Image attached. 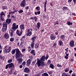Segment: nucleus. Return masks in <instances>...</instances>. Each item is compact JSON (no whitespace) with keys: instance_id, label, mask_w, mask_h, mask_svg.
Listing matches in <instances>:
<instances>
[{"instance_id":"f257e3e1","label":"nucleus","mask_w":76,"mask_h":76,"mask_svg":"<svg viewBox=\"0 0 76 76\" xmlns=\"http://www.w3.org/2000/svg\"><path fill=\"white\" fill-rule=\"evenodd\" d=\"M48 56L46 55V57L44 56H43L39 60V58H37V64L38 67H39L41 66H44V61H45V59L47 60V59H48Z\"/></svg>"},{"instance_id":"f03ea898","label":"nucleus","mask_w":76,"mask_h":76,"mask_svg":"<svg viewBox=\"0 0 76 76\" xmlns=\"http://www.w3.org/2000/svg\"><path fill=\"white\" fill-rule=\"evenodd\" d=\"M16 51V58H19L20 57V56L21 55L22 56V54L20 53V52L19 51V50L18 49H15L14 50H13L12 51V54H15V53Z\"/></svg>"},{"instance_id":"7ed1b4c3","label":"nucleus","mask_w":76,"mask_h":76,"mask_svg":"<svg viewBox=\"0 0 76 76\" xmlns=\"http://www.w3.org/2000/svg\"><path fill=\"white\" fill-rule=\"evenodd\" d=\"M14 67H15V66L13 65V63H11L6 65V69H7L8 68H9L10 69H11L10 72H12V70H13V68H14Z\"/></svg>"},{"instance_id":"20e7f679","label":"nucleus","mask_w":76,"mask_h":76,"mask_svg":"<svg viewBox=\"0 0 76 76\" xmlns=\"http://www.w3.org/2000/svg\"><path fill=\"white\" fill-rule=\"evenodd\" d=\"M10 23H11V19H7L6 20L5 23H4V26H7V24H10Z\"/></svg>"},{"instance_id":"39448f33","label":"nucleus","mask_w":76,"mask_h":76,"mask_svg":"<svg viewBox=\"0 0 76 76\" xmlns=\"http://www.w3.org/2000/svg\"><path fill=\"white\" fill-rule=\"evenodd\" d=\"M12 26H13L12 27V28L11 29L13 30V31H15L16 29L18 28V25H17L16 26V23H14L12 25Z\"/></svg>"},{"instance_id":"423d86ee","label":"nucleus","mask_w":76,"mask_h":76,"mask_svg":"<svg viewBox=\"0 0 76 76\" xmlns=\"http://www.w3.org/2000/svg\"><path fill=\"white\" fill-rule=\"evenodd\" d=\"M0 15L1 16V20L3 22L4 20V16H5V14L3 12H2L1 13Z\"/></svg>"},{"instance_id":"0eeeda50","label":"nucleus","mask_w":76,"mask_h":76,"mask_svg":"<svg viewBox=\"0 0 76 76\" xmlns=\"http://www.w3.org/2000/svg\"><path fill=\"white\" fill-rule=\"evenodd\" d=\"M3 27L2 29V31H6L7 30V26H4V23H3Z\"/></svg>"},{"instance_id":"6e6552de","label":"nucleus","mask_w":76,"mask_h":76,"mask_svg":"<svg viewBox=\"0 0 76 76\" xmlns=\"http://www.w3.org/2000/svg\"><path fill=\"white\" fill-rule=\"evenodd\" d=\"M25 4H26V2H25V1H21L20 4L21 7H24L25 6Z\"/></svg>"},{"instance_id":"1a4fd4ad","label":"nucleus","mask_w":76,"mask_h":76,"mask_svg":"<svg viewBox=\"0 0 76 76\" xmlns=\"http://www.w3.org/2000/svg\"><path fill=\"white\" fill-rule=\"evenodd\" d=\"M15 31H13V30L11 29L10 31V37H13V32Z\"/></svg>"},{"instance_id":"9d476101","label":"nucleus","mask_w":76,"mask_h":76,"mask_svg":"<svg viewBox=\"0 0 76 76\" xmlns=\"http://www.w3.org/2000/svg\"><path fill=\"white\" fill-rule=\"evenodd\" d=\"M12 49V48L11 47H9L8 49H7L6 50V49H5L4 51L5 53H10V50H11V49Z\"/></svg>"},{"instance_id":"9b49d317","label":"nucleus","mask_w":76,"mask_h":76,"mask_svg":"<svg viewBox=\"0 0 76 76\" xmlns=\"http://www.w3.org/2000/svg\"><path fill=\"white\" fill-rule=\"evenodd\" d=\"M69 45L71 47H73L75 46V44H74V41H71L69 43Z\"/></svg>"},{"instance_id":"f8f14e48","label":"nucleus","mask_w":76,"mask_h":76,"mask_svg":"<svg viewBox=\"0 0 76 76\" xmlns=\"http://www.w3.org/2000/svg\"><path fill=\"white\" fill-rule=\"evenodd\" d=\"M16 59H17V61H18V63L19 64H21L22 61V59L21 58H18Z\"/></svg>"},{"instance_id":"ddd939ff","label":"nucleus","mask_w":76,"mask_h":76,"mask_svg":"<svg viewBox=\"0 0 76 76\" xmlns=\"http://www.w3.org/2000/svg\"><path fill=\"white\" fill-rule=\"evenodd\" d=\"M24 72L28 73L29 72V69L28 68L26 67L24 69Z\"/></svg>"},{"instance_id":"4468645a","label":"nucleus","mask_w":76,"mask_h":76,"mask_svg":"<svg viewBox=\"0 0 76 76\" xmlns=\"http://www.w3.org/2000/svg\"><path fill=\"white\" fill-rule=\"evenodd\" d=\"M50 38L51 40H54L56 39V37L53 35L50 34Z\"/></svg>"},{"instance_id":"2eb2a0df","label":"nucleus","mask_w":76,"mask_h":76,"mask_svg":"<svg viewBox=\"0 0 76 76\" xmlns=\"http://www.w3.org/2000/svg\"><path fill=\"white\" fill-rule=\"evenodd\" d=\"M20 28L21 30V31H22L23 30H24V25L23 24H22L20 26Z\"/></svg>"},{"instance_id":"dca6fc26","label":"nucleus","mask_w":76,"mask_h":76,"mask_svg":"<svg viewBox=\"0 0 76 76\" xmlns=\"http://www.w3.org/2000/svg\"><path fill=\"white\" fill-rule=\"evenodd\" d=\"M4 37L6 38L7 39L9 38V35L7 33H5L4 34Z\"/></svg>"},{"instance_id":"f3484780","label":"nucleus","mask_w":76,"mask_h":76,"mask_svg":"<svg viewBox=\"0 0 76 76\" xmlns=\"http://www.w3.org/2000/svg\"><path fill=\"white\" fill-rule=\"evenodd\" d=\"M37 36H34L33 37H32L31 38V40L32 41V42H34V41H35V39H36V38H37Z\"/></svg>"},{"instance_id":"a211bd4d","label":"nucleus","mask_w":76,"mask_h":76,"mask_svg":"<svg viewBox=\"0 0 76 76\" xmlns=\"http://www.w3.org/2000/svg\"><path fill=\"white\" fill-rule=\"evenodd\" d=\"M31 60L30 59H29L27 61L26 64L28 66H29V65H30V64H31Z\"/></svg>"},{"instance_id":"6ab92c4d","label":"nucleus","mask_w":76,"mask_h":76,"mask_svg":"<svg viewBox=\"0 0 76 76\" xmlns=\"http://www.w3.org/2000/svg\"><path fill=\"white\" fill-rule=\"evenodd\" d=\"M47 1L46 0L45 1V4H44V11L45 12H46V5H47Z\"/></svg>"},{"instance_id":"aec40b11","label":"nucleus","mask_w":76,"mask_h":76,"mask_svg":"<svg viewBox=\"0 0 76 76\" xmlns=\"http://www.w3.org/2000/svg\"><path fill=\"white\" fill-rule=\"evenodd\" d=\"M32 35V32H27L26 34V36H31Z\"/></svg>"},{"instance_id":"412c9836","label":"nucleus","mask_w":76,"mask_h":76,"mask_svg":"<svg viewBox=\"0 0 76 76\" xmlns=\"http://www.w3.org/2000/svg\"><path fill=\"white\" fill-rule=\"evenodd\" d=\"M31 54H32L33 56L35 55V50H33L31 51Z\"/></svg>"},{"instance_id":"4be33fe9","label":"nucleus","mask_w":76,"mask_h":76,"mask_svg":"<svg viewBox=\"0 0 76 76\" xmlns=\"http://www.w3.org/2000/svg\"><path fill=\"white\" fill-rule=\"evenodd\" d=\"M40 25H41V23H40L39 22H38L37 23V27L38 29H39V27H40Z\"/></svg>"},{"instance_id":"5701e85b","label":"nucleus","mask_w":76,"mask_h":76,"mask_svg":"<svg viewBox=\"0 0 76 76\" xmlns=\"http://www.w3.org/2000/svg\"><path fill=\"white\" fill-rule=\"evenodd\" d=\"M61 39L62 40H63V39H65V38H66V37L64 35H62L61 36Z\"/></svg>"},{"instance_id":"b1692460","label":"nucleus","mask_w":76,"mask_h":76,"mask_svg":"<svg viewBox=\"0 0 76 76\" xmlns=\"http://www.w3.org/2000/svg\"><path fill=\"white\" fill-rule=\"evenodd\" d=\"M67 23L68 25H72V24H73V23H72L71 22H69V21H68L67 22Z\"/></svg>"},{"instance_id":"393cba45","label":"nucleus","mask_w":76,"mask_h":76,"mask_svg":"<svg viewBox=\"0 0 76 76\" xmlns=\"http://www.w3.org/2000/svg\"><path fill=\"white\" fill-rule=\"evenodd\" d=\"M42 75V76H49L48 74L46 73H43Z\"/></svg>"},{"instance_id":"a878e982","label":"nucleus","mask_w":76,"mask_h":76,"mask_svg":"<svg viewBox=\"0 0 76 76\" xmlns=\"http://www.w3.org/2000/svg\"><path fill=\"white\" fill-rule=\"evenodd\" d=\"M34 45H35V43L34 42H32L31 43V47L33 48H34Z\"/></svg>"},{"instance_id":"bb28decb","label":"nucleus","mask_w":76,"mask_h":76,"mask_svg":"<svg viewBox=\"0 0 76 76\" xmlns=\"http://www.w3.org/2000/svg\"><path fill=\"white\" fill-rule=\"evenodd\" d=\"M62 9L63 11H66V10H67V9H68V8L65 7H63Z\"/></svg>"},{"instance_id":"cd10ccee","label":"nucleus","mask_w":76,"mask_h":76,"mask_svg":"<svg viewBox=\"0 0 76 76\" xmlns=\"http://www.w3.org/2000/svg\"><path fill=\"white\" fill-rule=\"evenodd\" d=\"M62 76H70V75H69V74L64 73L62 75Z\"/></svg>"},{"instance_id":"c85d7f7f","label":"nucleus","mask_w":76,"mask_h":76,"mask_svg":"<svg viewBox=\"0 0 76 76\" xmlns=\"http://www.w3.org/2000/svg\"><path fill=\"white\" fill-rule=\"evenodd\" d=\"M50 67L51 69H54V65L52 64H51L50 65Z\"/></svg>"},{"instance_id":"c756f323","label":"nucleus","mask_w":76,"mask_h":76,"mask_svg":"<svg viewBox=\"0 0 76 76\" xmlns=\"http://www.w3.org/2000/svg\"><path fill=\"white\" fill-rule=\"evenodd\" d=\"M18 12L20 14H21V13L23 12V11L22 10H21L18 11Z\"/></svg>"},{"instance_id":"7c9ffc66","label":"nucleus","mask_w":76,"mask_h":76,"mask_svg":"<svg viewBox=\"0 0 76 76\" xmlns=\"http://www.w3.org/2000/svg\"><path fill=\"white\" fill-rule=\"evenodd\" d=\"M23 31H21V32H20V33H18L17 35H18V36H21V35H22V34Z\"/></svg>"},{"instance_id":"2f4dec72","label":"nucleus","mask_w":76,"mask_h":76,"mask_svg":"<svg viewBox=\"0 0 76 76\" xmlns=\"http://www.w3.org/2000/svg\"><path fill=\"white\" fill-rule=\"evenodd\" d=\"M63 44V43L62 42V41L61 40L59 41V44L60 46H61V44Z\"/></svg>"},{"instance_id":"473e14b6","label":"nucleus","mask_w":76,"mask_h":76,"mask_svg":"<svg viewBox=\"0 0 76 76\" xmlns=\"http://www.w3.org/2000/svg\"><path fill=\"white\" fill-rule=\"evenodd\" d=\"M10 41H11V42H13L14 41V38L13 37H12L10 39Z\"/></svg>"},{"instance_id":"72a5a7b5","label":"nucleus","mask_w":76,"mask_h":76,"mask_svg":"<svg viewBox=\"0 0 76 76\" xmlns=\"http://www.w3.org/2000/svg\"><path fill=\"white\" fill-rule=\"evenodd\" d=\"M12 61V59L9 60L8 61V63H11Z\"/></svg>"},{"instance_id":"f704fd0d","label":"nucleus","mask_w":76,"mask_h":76,"mask_svg":"<svg viewBox=\"0 0 76 76\" xmlns=\"http://www.w3.org/2000/svg\"><path fill=\"white\" fill-rule=\"evenodd\" d=\"M34 19L35 22H37V18L36 17H34Z\"/></svg>"},{"instance_id":"c9c22d12","label":"nucleus","mask_w":76,"mask_h":76,"mask_svg":"<svg viewBox=\"0 0 76 76\" xmlns=\"http://www.w3.org/2000/svg\"><path fill=\"white\" fill-rule=\"evenodd\" d=\"M39 46V45H38V44H35V47L36 48H38Z\"/></svg>"},{"instance_id":"e433bc0d","label":"nucleus","mask_w":76,"mask_h":76,"mask_svg":"<svg viewBox=\"0 0 76 76\" xmlns=\"http://www.w3.org/2000/svg\"><path fill=\"white\" fill-rule=\"evenodd\" d=\"M24 44V40H22L20 43V45H22V44Z\"/></svg>"},{"instance_id":"4c0bfd02","label":"nucleus","mask_w":76,"mask_h":76,"mask_svg":"<svg viewBox=\"0 0 76 76\" xmlns=\"http://www.w3.org/2000/svg\"><path fill=\"white\" fill-rule=\"evenodd\" d=\"M1 45H0V54H1V53L2 51H1Z\"/></svg>"},{"instance_id":"58836bf2","label":"nucleus","mask_w":76,"mask_h":76,"mask_svg":"<svg viewBox=\"0 0 76 76\" xmlns=\"http://www.w3.org/2000/svg\"><path fill=\"white\" fill-rule=\"evenodd\" d=\"M47 63L48 64H50L51 63V61L50 60H49L48 61Z\"/></svg>"},{"instance_id":"ea45409f","label":"nucleus","mask_w":76,"mask_h":76,"mask_svg":"<svg viewBox=\"0 0 76 76\" xmlns=\"http://www.w3.org/2000/svg\"><path fill=\"white\" fill-rule=\"evenodd\" d=\"M69 70V68H67L65 70V72H67Z\"/></svg>"},{"instance_id":"a19ab883","label":"nucleus","mask_w":76,"mask_h":76,"mask_svg":"<svg viewBox=\"0 0 76 76\" xmlns=\"http://www.w3.org/2000/svg\"><path fill=\"white\" fill-rule=\"evenodd\" d=\"M29 59H31V60L33 58V57L32 56H29L28 57Z\"/></svg>"},{"instance_id":"79ce46f5","label":"nucleus","mask_w":76,"mask_h":76,"mask_svg":"<svg viewBox=\"0 0 76 76\" xmlns=\"http://www.w3.org/2000/svg\"><path fill=\"white\" fill-rule=\"evenodd\" d=\"M36 10H39V7H36Z\"/></svg>"},{"instance_id":"37998d69","label":"nucleus","mask_w":76,"mask_h":76,"mask_svg":"<svg viewBox=\"0 0 76 76\" xmlns=\"http://www.w3.org/2000/svg\"><path fill=\"white\" fill-rule=\"evenodd\" d=\"M25 64H26V62H25V61H24V62H23L22 63V65H25Z\"/></svg>"},{"instance_id":"c03bdc74","label":"nucleus","mask_w":76,"mask_h":76,"mask_svg":"<svg viewBox=\"0 0 76 76\" xmlns=\"http://www.w3.org/2000/svg\"><path fill=\"white\" fill-rule=\"evenodd\" d=\"M57 67H61V65H57Z\"/></svg>"},{"instance_id":"a18cd8bd","label":"nucleus","mask_w":76,"mask_h":76,"mask_svg":"<svg viewBox=\"0 0 76 76\" xmlns=\"http://www.w3.org/2000/svg\"><path fill=\"white\" fill-rule=\"evenodd\" d=\"M24 38H25L24 37H23L21 38V40H23V39H24Z\"/></svg>"},{"instance_id":"49530a36","label":"nucleus","mask_w":76,"mask_h":76,"mask_svg":"<svg viewBox=\"0 0 76 76\" xmlns=\"http://www.w3.org/2000/svg\"><path fill=\"white\" fill-rule=\"evenodd\" d=\"M3 9H6V7L4 6V7H3Z\"/></svg>"},{"instance_id":"de8ad7c7","label":"nucleus","mask_w":76,"mask_h":76,"mask_svg":"<svg viewBox=\"0 0 76 76\" xmlns=\"http://www.w3.org/2000/svg\"><path fill=\"white\" fill-rule=\"evenodd\" d=\"M36 62V61H33L32 62V63L33 64H35V62Z\"/></svg>"},{"instance_id":"09e8293b","label":"nucleus","mask_w":76,"mask_h":76,"mask_svg":"<svg viewBox=\"0 0 76 76\" xmlns=\"http://www.w3.org/2000/svg\"><path fill=\"white\" fill-rule=\"evenodd\" d=\"M12 18L13 19H15V18H16V16H12Z\"/></svg>"},{"instance_id":"8fccbe9b","label":"nucleus","mask_w":76,"mask_h":76,"mask_svg":"<svg viewBox=\"0 0 76 76\" xmlns=\"http://www.w3.org/2000/svg\"><path fill=\"white\" fill-rule=\"evenodd\" d=\"M53 46V47H56V43H55L54 44Z\"/></svg>"},{"instance_id":"3c124183","label":"nucleus","mask_w":76,"mask_h":76,"mask_svg":"<svg viewBox=\"0 0 76 76\" xmlns=\"http://www.w3.org/2000/svg\"><path fill=\"white\" fill-rule=\"evenodd\" d=\"M72 0H68V2L70 3V2H72Z\"/></svg>"},{"instance_id":"603ef678","label":"nucleus","mask_w":76,"mask_h":76,"mask_svg":"<svg viewBox=\"0 0 76 76\" xmlns=\"http://www.w3.org/2000/svg\"><path fill=\"white\" fill-rule=\"evenodd\" d=\"M72 76H76V74H75V73L73 74L72 75Z\"/></svg>"},{"instance_id":"864d4df0","label":"nucleus","mask_w":76,"mask_h":76,"mask_svg":"<svg viewBox=\"0 0 76 76\" xmlns=\"http://www.w3.org/2000/svg\"><path fill=\"white\" fill-rule=\"evenodd\" d=\"M9 14H10V13H11V14H14V13H13V12H9Z\"/></svg>"},{"instance_id":"5fc2aeb1","label":"nucleus","mask_w":76,"mask_h":76,"mask_svg":"<svg viewBox=\"0 0 76 76\" xmlns=\"http://www.w3.org/2000/svg\"><path fill=\"white\" fill-rule=\"evenodd\" d=\"M25 50H25V49H23L22 52H23L24 51H25Z\"/></svg>"},{"instance_id":"6e6d98bb","label":"nucleus","mask_w":76,"mask_h":76,"mask_svg":"<svg viewBox=\"0 0 76 76\" xmlns=\"http://www.w3.org/2000/svg\"><path fill=\"white\" fill-rule=\"evenodd\" d=\"M31 32L30 31V30L29 29H28L27 30V32Z\"/></svg>"},{"instance_id":"4d7b16f0","label":"nucleus","mask_w":76,"mask_h":76,"mask_svg":"<svg viewBox=\"0 0 76 76\" xmlns=\"http://www.w3.org/2000/svg\"><path fill=\"white\" fill-rule=\"evenodd\" d=\"M73 72V71H72V70H70V71H69V73H72V72Z\"/></svg>"},{"instance_id":"13d9d810","label":"nucleus","mask_w":76,"mask_h":76,"mask_svg":"<svg viewBox=\"0 0 76 76\" xmlns=\"http://www.w3.org/2000/svg\"><path fill=\"white\" fill-rule=\"evenodd\" d=\"M37 13L38 15H39V14H40V12L39 11L37 12Z\"/></svg>"},{"instance_id":"bf43d9fd","label":"nucleus","mask_w":76,"mask_h":76,"mask_svg":"<svg viewBox=\"0 0 76 76\" xmlns=\"http://www.w3.org/2000/svg\"><path fill=\"white\" fill-rule=\"evenodd\" d=\"M64 58H66V59H67V58H68V57L66 56H65Z\"/></svg>"},{"instance_id":"052dcab7","label":"nucleus","mask_w":76,"mask_h":76,"mask_svg":"<svg viewBox=\"0 0 76 76\" xmlns=\"http://www.w3.org/2000/svg\"><path fill=\"white\" fill-rule=\"evenodd\" d=\"M26 9H29V7H26Z\"/></svg>"},{"instance_id":"680f3d73","label":"nucleus","mask_w":76,"mask_h":76,"mask_svg":"<svg viewBox=\"0 0 76 76\" xmlns=\"http://www.w3.org/2000/svg\"><path fill=\"white\" fill-rule=\"evenodd\" d=\"M72 15H73V16H76V14H75V13H73Z\"/></svg>"},{"instance_id":"e2e57ef3","label":"nucleus","mask_w":76,"mask_h":76,"mask_svg":"<svg viewBox=\"0 0 76 76\" xmlns=\"http://www.w3.org/2000/svg\"><path fill=\"white\" fill-rule=\"evenodd\" d=\"M20 68H22V65H21L20 66Z\"/></svg>"},{"instance_id":"0e129e2a","label":"nucleus","mask_w":76,"mask_h":76,"mask_svg":"<svg viewBox=\"0 0 76 76\" xmlns=\"http://www.w3.org/2000/svg\"><path fill=\"white\" fill-rule=\"evenodd\" d=\"M19 31L18 30H17V34H19Z\"/></svg>"},{"instance_id":"69168bd1","label":"nucleus","mask_w":76,"mask_h":76,"mask_svg":"<svg viewBox=\"0 0 76 76\" xmlns=\"http://www.w3.org/2000/svg\"><path fill=\"white\" fill-rule=\"evenodd\" d=\"M25 76H29V75L28 74H25Z\"/></svg>"},{"instance_id":"338daca9","label":"nucleus","mask_w":76,"mask_h":76,"mask_svg":"<svg viewBox=\"0 0 76 76\" xmlns=\"http://www.w3.org/2000/svg\"><path fill=\"white\" fill-rule=\"evenodd\" d=\"M10 15H8L7 16L8 18H10Z\"/></svg>"},{"instance_id":"774afa93","label":"nucleus","mask_w":76,"mask_h":76,"mask_svg":"<svg viewBox=\"0 0 76 76\" xmlns=\"http://www.w3.org/2000/svg\"><path fill=\"white\" fill-rule=\"evenodd\" d=\"M56 35H58V33L57 32H56V33H55Z\"/></svg>"}]
</instances>
